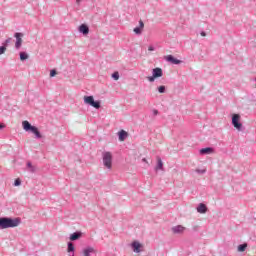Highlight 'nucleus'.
Segmentation results:
<instances>
[{"instance_id":"f257e3e1","label":"nucleus","mask_w":256,"mask_h":256,"mask_svg":"<svg viewBox=\"0 0 256 256\" xmlns=\"http://www.w3.org/2000/svg\"><path fill=\"white\" fill-rule=\"evenodd\" d=\"M21 225V218L1 217L0 229H12Z\"/></svg>"},{"instance_id":"f03ea898","label":"nucleus","mask_w":256,"mask_h":256,"mask_svg":"<svg viewBox=\"0 0 256 256\" xmlns=\"http://www.w3.org/2000/svg\"><path fill=\"white\" fill-rule=\"evenodd\" d=\"M22 127H23L24 131H26L27 133H33V135H35L36 139H41L42 135H41V132L39 131V128L31 125V123H29V121H27V120L23 121Z\"/></svg>"},{"instance_id":"7ed1b4c3","label":"nucleus","mask_w":256,"mask_h":256,"mask_svg":"<svg viewBox=\"0 0 256 256\" xmlns=\"http://www.w3.org/2000/svg\"><path fill=\"white\" fill-rule=\"evenodd\" d=\"M102 161L104 167L106 169H112L113 168V154L111 152H103L102 153Z\"/></svg>"},{"instance_id":"20e7f679","label":"nucleus","mask_w":256,"mask_h":256,"mask_svg":"<svg viewBox=\"0 0 256 256\" xmlns=\"http://www.w3.org/2000/svg\"><path fill=\"white\" fill-rule=\"evenodd\" d=\"M84 103L94 109H101V101L95 100L93 96H84Z\"/></svg>"},{"instance_id":"39448f33","label":"nucleus","mask_w":256,"mask_h":256,"mask_svg":"<svg viewBox=\"0 0 256 256\" xmlns=\"http://www.w3.org/2000/svg\"><path fill=\"white\" fill-rule=\"evenodd\" d=\"M232 125L237 131H243V123H241V115L233 114L232 115Z\"/></svg>"},{"instance_id":"423d86ee","label":"nucleus","mask_w":256,"mask_h":256,"mask_svg":"<svg viewBox=\"0 0 256 256\" xmlns=\"http://www.w3.org/2000/svg\"><path fill=\"white\" fill-rule=\"evenodd\" d=\"M164 59L168 63H171V65H181V63H183V61L175 58V56H173V55H167L164 57Z\"/></svg>"},{"instance_id":"0eeeda50","label":"nucleus","mask_w":256,"mask_h":256,"mask_svg":"<svg viewBox=\"0 0 256 256\" xmlns=\"http://www.w3.org/2000/svg\"><path fill=\"white\" fill-rule=\"evenodd\" d=\"M14 37L16 38V43H15V47L16 49H21V45L23 43V39H21V37H23V33L21 32H16L14 34Z\"/></svg>"},{"instance_id":"6e6552de","label":"nucleus","mask_w":256,"mask_h":256,"mask_svg":"<svg viewBox=\"0 0 256 256\" xmlns=\"http://www.w3.org/2000/svg\"><path fill=\"white\" fill-rule=\"evenodd\" d=\"M130 247L132 248V250L134 251V253H139L141 251V247H143V244L140 243L139 241H133L130 244Z\"/></svg>"},{"instance_id":"1a4fd4ad","label":"nucleus","mask_w":256,"mask_h":256,"mask_svg":"<svg viewBox=\"0 0 256 256\" xmlns=\"http://www.w3.org/2000/svg\"><path fill=\"white\" fill-rule=\"evenodd\" d=\"M81 237H83V232L76 231L70 235L69 239H70V241H79V239H81Z\"/></svg>"},{"instance_id":"9d476101","label":"nucleus","mask_w":256,"mask_h":256,"mask_svg":"<svg viewBox=\"0 0 256 256\" xmlns=\"http://www.w3.org/2000/svg\"><path fill=\"white\" fill-rule=\"evenodd\" d=\"M91 253H97V250L91 246L84 248L82 251L83 256H91Z\"/></svg>"},{"instance_id":"9b49d317","label":"nucleus","mask_w":256,"mask_h":256,"mask_svg":"<svg viewBox=\"0 0 256 256\" xmlns=\"http://www.w3.org/2000/svg\"><path fill=\"white\" fill-rule=\"evenodd\" d=\"M78 31L82 33V35H89V26L87 24H81Z\"/></svg>"},{"instance_id":"f8f14e48","label":"nucleus","mask_w":256,"mask_h":256,"mask_svg":"<svg viewBox=\"0 0 256 256\" xmlns=\"http://www.w3.org/2000/svg\"><path fill=\"white\" fill-rule=\"evenodd\" d=\"M215 149L213 147H206L200 149V155H211V153H214Z\"/></svg>"},{"instance_id":"ddd939ff","label":"nucleus","mask_w":256,"mask_h":256,"mask_svg":"<svg viewBox=\"0 0 256 256\" xmlns=\"http://www.w3.org/2000/svg\"><path fill=\"white\" fill-rule=\"evenodd\" d=\"M155 171H164L165 168L163 167V160L161 157L157 156V165L155 166Z\"/></svg>"},{"instance_id":"4468645a","label":"nucleus","mask_w":256,"mask_h":256,"mask_svg":"<svg viewBox=\"0 0 256 256\" xmlns=\"http://www.w3.org/2000/svg\"><path fill=\"white\" fill-rule=\"evenodd\" d=\"M184 231H185V227H183L181 225L172 227V232L174 233V235H179V234L183 233Z\"/></svg>"},{"instance_id":"2eb2a0df","label":"nucleus","mask_w":256,"mask_h":256,"mask_svg":"<svg viewBox=\"0 0 256 256\" xmlns=\"http://www.w3.org/2000/svg\"><path fill=\"white\" fill-rule=\"evenodd\" d=\"M129 137V133L125 130H120L118 132V139L119 141H125Z\"/></svg>"},{"instance_id":"dca6fc26","label":"nucleus","mask_w":256,"mask_h":256,"mask_svg":"<svg viewBox=\"0 0 256 256\" xmlns=\"http://www.w3.org/2000/svg\"><path fill=\"white\" fill-rule=\"evenodd\" d=\"M152 75L156 78V79H159V77H161L163 75V69L157 67V68H154L152 70Z\"/></svg>"},{"instance_id":"f3484780","label":"nucleus","mask_w":256,"mask_h":256,"mask_svg":"<svg viewBox=\"0 0 256 256\" xmlns=\"http://www.w3.org/2000/svg\"><path fill=\"white\" fill-rule=\"evenodd\" d=\"M197 212L201 214L207 213V205H205L204 203H200L197 207Z\"/></svg>"},{"instance_id":"a211bd4d","label":"nucleus","mask_w":256,"mask_h":256,"mask_svg":"<svg viewBox=\"0 0 256 256\" xmlns=\"http://www.w3.org/2000/svg\"><path fill=\"white\" fill-rule=\"evenodd\" d=\"M67 253H72V255L75 254V244H73V242L67 243Z\"/></svg>"},{"instance_id":"6ab92c4d","label":"nucleus","mask_w":256,"mask_h":256,"mask_svg":"<svg viewBox=\"0 0 256 256\" xmlns=\"http://www.w3.org/2000/svg\"><path fill=\"white\" fill-rule=\"evenodd\" d=\"M20 61H27V59H29V54H27V52H20Z\"/></svg>"},{"instance_id":"aec40b11","label":"nucleus","mask_w":256,"mask_h":256,"mask_svg":"<svg viewBox=\"0 0 256 256\" xmlns=\"http://www.w3.org/2000/svg\"><path fill=\"white\" fill-rule=\"evenodd\" d=\"M26 165H27L30 173H35L37 171V168L35 166H33V164L31 162H27Z\"/></svg>"},{"instance_id":"412c9836","label":"nucleus","mask_w":256,"mask_h":256,"mask_svg":"<svg viewBox=\"0 0 256 256\" xmlns=\"http://www.w3.org/2000/svg\"><path fill=\"white\" fill-rule=\"evenodd\" d=\"M247 249V243L238 245V252L243 253Z\"/></svg>"},{"instance_id":"4be33fe9","label":"nucleus","mask_w":256,"mask_h":256,"mask_svg":"<svg viewBox=\"0 0 256 256\" xmlns=\"http://www.w3.org/2000/svg\"><path fill=\"white\" fill-rule=\"evenodd\" d=\"M158 93H166L167 92V87L165 85H161L157 88Z\"/></svg>"},{"instance_id":"5701e85b","label":"nucleus","mask_w":256,"mask_h":256,"mask_svg":"<svg viewBox=\"0 0 256 256\" xmlns=\"http://www.w3.org/2000/svg\"><path fill=\"white\" fill-rule=\"evenodd\" d=\"M134 33L136 35H141V33H143V28H140L139 26L134 28Z\"/></svg>"},{"instance_id":"b1692460","label":"nucleus","mask_w":256,"mask_h":256,"mask_svg":"<svg viewBox=\"0 0 256 256\" xmlns=\"http://www.w3.org/2000/svg\"><path fill=\"white\" fill-rule=\"evenodd\" d=\"M112 79H114V81H119V73L117 71L112 73Z\"/></svg>"},{"instance_id":"393cba45","label":"nucleus","mask_w":256,"mask_h":256,"mask_svg":"<svg viewBox=\"0 0 256 256\" xmlns=\"http://www.w3.org/2000/svg\"><path fill=\"white\" fill-rule=\"evenodd\" d=\"M11 43V38L6 39L3 43L2 46L7 47Z\"/></svg>"},{"instance_id":"a878e982","label":"nucleus","mask_w":256,"mask_h":256,"mask_svg":"<svg viewBox=\"0 0 256 256\" xmlns=\"http://www.w3.org/2000/svg\"><path fill=\"white\" fill-rule=\"evenodd\" d=\"M7 51V47L5 46H0V55H3Z\"/></svg>"},{"instance_id":"bb28decb","label":"nucleus","mask_w":256,"mask_h":256,"mask_svg":"<svg viewBox=\"0 0 256 256\" xmlns=\"http://www.w3.org/2000/svg\"><path fill=\"white\" fill-rule=\"evenodd\" d=\"M196 173L200 174V175H204V173H207L206 169H196Z\"/></svg>"},{"instance_id":"cd10ccee","label":"nucleus","mask_w":256,"mask_h":256,"mask_svg":"<svg viewBox=\"0 0 256 256\" xmlns=\"http://www.w3.org/2000/svg\"><path fill=\"white\" fill-rule=\"evenodd\" d=\"M21 185V179L17 178L15 181H14V187H19Z\"/></svg>"},{"instance_id":"c85d7f7f","label":"nucleus","mask_w":256,"mask_h":256,"mask_svg":"<svg viewBox=\"0 0 256 256\" xmlns=\"http://www.w3.org/2000/svg\"><path fill=\"white\" fill-rule=\"evenodd\" d=\"M55 75H57V70L56 69L50 70V77H55Z\"/></svg>"},{"instance_id":"c756f323","label":"nucleus","mask_w":256,"mask_h":256,"mask_svg":"<svg viewBox=\"0 0 256 256\" xmlns=\"http://www.w3.org/2000/svg\"><path fill=\"white\" fill-rule=\"evenodd\" d=\"M155 79H157V78L153 74H152V76L148 77V81L150 83H153L155 81Z\"/></svg>"},{"instance_id":"7c9ffc66","label":"nucleus","mask_w":256,"mask_h":256,"mask_svg":"<svg viewBox=\"0 0 256 256\" xmlns=\"http://www.w3.org/2000/svg\"><path fill=\"white\" fill-rule=\"evenodd\" d=\"M152 113H153L154 117H157V115H159V110L154 109V110H152Z\"/></svg>"},{"instance_id":"2f4dec72","label":"nucleus","mask_w":256,"mask_h":256,"mask_svg":"<svg viewBox=\"0 0 256 256\" xmlns=\"http://www.w3.org/2000/svg\"><path fill=\"white\" fill-rule=\"evenodd\" d=\"M140 29H143L145 27V24L142 22V20L139 21V26Z\"/></svg>"},{"instance_id":"473e14b6","label":"nucleus","mask_w":256,"mask_h":256,"mask_svg":"<svg viewBox=\"0 0 256 256\" xmlns=\"http://www.w3.org/2000/svg\"><path fill=\"white\" fill-rule=\"evenodd\" d=\"M201 37H207V33L205 31L200 32Z\"/></svg>"},{"instance_id":"72a5a7b5","label":"nucleus","mask_w":256,"mask_h":256,"mask_svg":"<svg viewBox=\"0 0 256 256\" xmlns=\"http://www.w3.org/2000/svg\"><path fill=\"white\" fill-rule=\"evenodd\" d=\"M148 51H155V47L154 46H149Z\"/></svg>"},{"instance_id":"f704fd0d","label":"nucleus","mask_w":256,"mask_h":256,"mask_svg":"<svg viewBox=\"0 0 256 256\" xmlns=\"http://www.w3.org/2000/svg\"><path fill=\"white\" fill-rule=\"evenodd\" d=\"M142 161H143V163H147V165H149V162L147 161V158H143Z\"/></svg>"},{"instance_id":"c9c22d12","label":"nucleus","mask_w":256,"mask_h":256,"mask_svg":"<svg viewBox=\"0 0 256 256\" xmlns=\"http://www.w3.org/2000/svg\"><path fill=\"white\" fill-rule=\"evenodd\" d=\"M0 129H5V125L0 123Z\"/></svg>"},{"instance_id":"e433bc0d","label":"nucleus","mask_w":256,"mask_h":256,"mask_svg":"<svg viewBox=\"0 0 256 256\" xmlns=\"http://www.w3.org/2000/svg\"><path fill=\"white\" fill-rule=\"evenodd\" d=\"M77 5L81 4V0H76Z\"/></svg>"},{"instance_id":"4c0bfd02","label":"nucleus","mask_w":256,"mask_h":256,"mask_svg":"<svg viewBox=\"0 0 256 256\" xmlns=\"http://www.w3.org/2000/svg\"><path fill=\"white\" fill-rule=\"evenodd\" d=\"M70 256H75V254H72V255H70Z\"/></svg>"}]
</instances>
